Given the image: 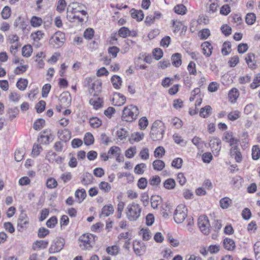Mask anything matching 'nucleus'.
<instances>
[{
	"label": "nucleus",
	"mask_w": 260,
	"mask_h": 260,
	"mask_svg": "<svg viewBox=\"0 0 260 260\" xmlns=\"http://www.w3.org/2000/svg\"><path fill=\"white\" fill-rule=\"evenodd\" d=\"M97 239L93 234H84L79 238V245L82 250H90L94 246Z\"/></svg>",
	"instance_id": "obj_1"
},
{
	"label": "nucleus",
	"mask_w": 260,
	"mask_h": 260,
	"mask_svg": "<svg viewBox=\"0 0 260 260\" xmlns=\"http://www.w3.org/2000/svg\"><path fill=\"white\" fill-rule=\"evenodd\" d=\"M165 131V126L164 123L160 120H156L152 124L150 137L153 141H159L163 138Z\"/></svg>",
	"instance_id": "obj_2"
},
{
	"label": "nucleus",
	"mask_w": 260,
	"mask_h": 260,
	"mask_svg": "<svg viewBox=\"0 0 260 260\" xmlns=\"http://www.w3.org/2000/svg\"><path fill=\"white\" fill-rule=\"evenodd\" d=\"M141 211L140 205L135 202L129 204L125 209L126 217L131 221L137 220L140 217Z\"/></svg>",
	"instance_id": "obj_3"
},
{
	"label": "nucleus",
	"mask_w": 260,
	"mask_h": 260,
	"mask_svg": "<svg viewBox=\"0 0 260 260\" xmlns=\"http://www.w3.org/2000/svg\"><path fill=\"white\" fill-rule=\"evenodd\" d=\"M139 111L137 107L131 105L125 107L122 111L121 118L123 121L133 122L138 117Z\"/></svg>",
	"instance_id": "obj_4"
},
{
	"label": "nucleus",
	"mask_w": 260,
	"mask_h": 260,
	"mask_svg": "<svg viewBox=\"0 0 260 260\" xmlns=\"http://www.w3.org/2000/svg\"><path fill=\"white\" fill-rule=\"evenodd\" d=\"M89 92L93 95H97L102 90V82L99 80H95L94 78L88 77L86 78Z\"/></svg>",
	"instance_id": "obj_5"
},
{
	"label": "nucleus",
	"mask_w": 260,
	"mask_h": 260,
	"mask_svg": "<svg viewBox=\"0 0 260 260\" xmlns=\"http://www.w3.org/2000/svg\"><path fill=\"white\" fill-rule=\"evenodd\" d=\"M187 209L183 204L178 205L174 212V219L177 223H182L186 218Z\"/></svg>",
	"instance_id": "obj_6"
},
{
	"label": "nucleus",
	"mask_w": 260,
	"mask_h": 260,
	"mask_svg": "<svg viewBox=\"0 0 260 260\" xmlns=\"http://www.w3.org/2000/svg\"><path fill=\"white\" fill-rule=\"evenodd\" d=\"M65 40L64 34L61 31H58L51 37L49 43L54 47L59 48L62 46Z\"/></svg>",
	"instance_id": "obj_7"
},
{
	"label": "nucleus",
	"mask_w": 260,
	"mask_h": 260,
	"mask_svg": "<svg viewBox=\"0 0 260 260\" xmlns=\"http://www.w3.org/2000/svg\"><path fill=\"white\" fill-rule=\"evenodd\" d=\"M198 224L200 230L205 235H207L210 231V223L207 216H201L198 219Z\"/></svg>",
	"instance_id": "obj_8"
},
{
	"label": "nucleus",
	"mask_w": 260,
	"mask_h": 260,
	"mask_svg": "<svg viewBox=\"0 0 260 260\" xmlns=\"http://www.w3.org/2000/svg\"><path fill=\"white\" fill-rule=\"evenodd\" d=\"M221 140L217 137L212 138L209 142V145L215 156H217L221 150Z\"/></svg>",
	"instance_id": "obj_9"
},
{
	"label": "nucleus",
	"mask_w": 260,
	"mask_h": 260,
	"mask_svg": "<svg viewBox=\"0 0 260 260\" xmlns=\"http://www.w3.org/2000/svg\"><path fill=\"white\" fill-rule=\"evenodd\" d=\"M133 249L136 255L140 256L145 252L146 246L142 241L136 240L133 242Z\"/></svg>",
	"instance_id": "obj_10"
},
{
	"label": "nucleus",
	"mask_w": 260,
	"mask_h": 260,
	"mask_svg": "<svg viewBox=\"0 0 260 260\" xmlns=\"http://www.w3.org/2000/svg\"><path fill=\"white\" fill-rule=\"evenodd\" d=\"M64 240L62 239H58L55 240L51 245L49 251L51 253L59 252L63 247Z\"/></svg>",
	"instance_id": "obj_11"
},
{
	"label": "nucleus",
	"mask_w": 260,
	"mask_h": 260,
	"mask_svg": "<svg viewBox=\"0 0 260 260\" xmlns=\"http://www.w3.org/2000/svg\"><path fill=\"white\" fill-rule=\"evenodd\" d=\"M223 140L229 143L231 146H237L238 140L233 136V134L231 132H226L224 134Z\"/></svg>",
	"instance_id": "obj_12"
},
{
	"label": "nucleus",
	"mask_w": 260,
	"mask_h": 260,
	"mask_svg": "<svg viewBox=\"0 0 260 260\" xmlns=\"http://www.w3.org/2000/svg\"><path fill=\"white\" fill-rule=\"evenodd\" d=\"M245 60L250 69L254 70L256 68V61L255 60V55L253 53H248L245 57Z\"/></svg>",
	"instance_id": "obj_13"
},
{
	"label": "nucleus",
	"mask_w": 260,
	"mask_h": 260,
	"mask_svg": "<svg viewBox=\"0 0 260 260\" xmlns=\"http://www.w3.org/2000/svg\"><path fill=\"white\" fill-rule=\"evenodd\" d=\"M67 14V17L70 22H82L83 21V19L80 17L78 13L75 12L72 9L71 10H68Z\"/></svg>",
	"instance_id": "obj_14"
},
{
	"label": "nucleus",
	"mask_w": 260,
	"mask_h": 260,
	"mask_svg": "<svg viewBox=\"0 0 260 260\" xmlns=\"http://www.w3.org/2000/svg\"><path fill=\"white\" fill-rule=\"evenodd\" d=\"M231 155L234 157L237 162H240L242 159V156L238 146H232L230 149Z\"/></svg>",
	"instance_id": "obj_15"
},
{
	"label": "nucleus",
	"mask_w": 260,
	"mask_h": 260,
	"mask_svg": "<svg viewBox=\"0 0 260 260\" xmlns=\"http://www.w3.org/2000/svg\"><path fill=\"white\" fill-rule=\"evenodd\" d=\"M202 52L207 57H210L212 52L213 47L212 45L209 42H204L201 44Z\"/></svg>",
	"instance_id": "obj_16"
},
{
	"label": "nucleus",
	"mask_w": 260,
	"mask_h": 260,
	"mask_svg": "<svg viewBox=\"0 0 260 260\" xmlns=\"http://www.w3.org/2000/svg\"><path fill=\"white\" fill-rule=\"evenodd\" d=\"M113 102L115 106H120L125 103L126 98L123 94L117 93L114 95Z\"/></svg>",
	"instance_id": "obj_17"
},
{
	"label": "nucleus",
	"mask_w": 260,
	"mask_h": 260,
	"mask_svg": "<svg viewBox=\"0 0 260 260\" xmlns=\"http://www.w3.org/2000/svg\"><path fill=\"white\" fill-rule=\"evenodd\" d=\"M240 95L238 89L236 88H232L229 92L228 98L229 101L234 104L236 102L237 100L239 98Z\"/></svg>",
	"instance_id": "obj_18"
},
{
	"label": "nucleus",
	"mask_w": 260,
	"mask_h": 260,
	"mask_svg": "<svg viewBox=\"0 0 260 260\" xmlns=\"http://www.w3.org/2000/svg\"><path fill=\"white\" fill-rule=\"evenodd\" d=\"M75 198L79 203H82L86 197V192L84 189H78L75 192Z\"/></svg>",
	"instance_id": "obj_19"
},
{
	"label": "nucleus",
	"mask_w": 260,
	"mask_h": 260,
	"mask_svg": "<svg viewBox=\"0 0 260 260\" xmlns=\"http://www.w3.org/2000/svg\"><path fill=\"white\" fill-rule=\"evenodd\" d=\"M208 11L210 13H215L219 7L218 0H210L207 4Z\"/></svg>",
	"instance_id": "obj_20"
},
{
	"label": "nucleus",
	"mask_w": 260,
	"mask_h": 260,
	"mask_svg": "<svg viewBox=\"0 0 260 260\" xmlns=\"http://www.w3.org/2000/svg\"><path fill=\"white\" fill-rule=\"evenodd\" d=\"M48 243V241L45 240L36 241L32 245V249L34 250L45 249L47 247Z\"/></svg>",
	"instance_id": "obj_21"
},
{
	"label": "nucleus",
	"mask_w": 260,
	"mask_h": 260,
	"mask_svg": "<svg viewBox=\"0 0 260 260\" xmlns=\"http://www.w3.org/2000/svg\"><path fill=\"white\" fill-rule=\"evenodd\" d=\"M29 223V219L25 213L20 214L18 220V225L21 228H24Z\"/></svg>",
	"instance_id": "obj_22"
},
{
	"label": "nucleus",
	"mask_w": 260,
	"mask_h": 260,
	"mask_svg": "<svg viewBox=\"0 0 260 260\" xmlns=\"http://www.w3.org/2000/svg\"><path fill=\"white\" fill-rule=\"evenodd\" d=\"M131 16L133 18L137 19L138 21H142L144 17V14L143 11L133 9L131 11Z\"/></svg>",
	"instance_id": "obj_23"
},
{
	"label": "nucleus",
	"mask_w": 260,
	"mask_h": 260,
	"mask_svg": "<svg viewBox=\"0 0 260 260\" xmlns=\"http://www.w3.org/2000/svg\"><path fill=\"white\" fill-rule=\"evenodd\" d=\"M108 153L110 158L115 156L120 157V155L121 154V150L119 147L114 146L110 148Z\"/></svg>",
	"instance_id": "obj_24"
},
{
	"label": "nucleus",
	"mask_w": 260,
	"mask_h": 260,
	"mask_svg": "<svg viewBox=\"0 0 260 260\" xmlns=\"http://www.w3.org/2000/svg\"><path fill=\"white\" fill-rule=\"evenodd\" d=\"M114 212V207L112 205L105 206L102 209L101 217H108Z\"/></svg>",
	"instance_id": "obj_25"
},
{
	"label": "nucleus",
	"mask_w": 260,
	"mask_h": 260,
	"mask_svg": "<svg viewBox=\"0 0 260 260\" xmlns=\"http://www.w3.org/2000/svg\"><path fill=\"white\" fill-rule=\"evenodd\" d=\"M116 135L118 140L123 141L128 137V132L124 128H121L117 130Z\"/></svg>",
	"instance_id": "obj_26"
},
{
	"label": "nucleus",
	"mask_w": 260,
	"mask_h": 260,
	"mask_svg": "<svg viewBox=\"0 0 260 260\" xmlns=\"http://www.w3.org/2000/svg\"><path fill=\"white\" fill-rule=\"evenodd\" d=\"M223 246L228 250H233L235 248V243L234 241L230 238H225L224 239Z\"/></svg>",
	"instance_id": "obj_27"
},
{
	"label": "nucleus",
	"mask_w": 260,
	"mask_h": 260,
	"mask_svg": "<svg viewBox=\"0 0 260 260\" xmlns=\"http://www.w3.org/2000/svg\"><path fill=\"white\" fill-rule=\"evenodd\" d=\"M59 100L61 104L68 106L71 102L70 94L68 92H63L60 94Z\"/></svg>",
	"instance_id": "obj_28"
},
{
	"label": "nucleus",
	"mask_w": 260,
	"mask_h": 260,
	"mask_svg": "<svg viewBox=\"0 0 260 260\" xmlns=\"http://www.w3.org/2000/svg\"><path fill=\"white\" fill-rule=\"evenodd\" d=\"M176 185V181L172 178H168L163 182V186L168 190H172Z\"/></svg>",
	"instance_id": "obj_29"
},
{
	"label": "nucleus",
	"mask_w": 260,
	"mask_h": 260,
	"mask_svg": "<svg viewBox=\"0 0 260 260\" xmlns=\"http://www.w3.org/2000/svg\"><path fill=\"white\" fill-rule=\"evenodd\" d=\"M112 85L115 89H120L122 84V79L118 75H114L111 79Z\"/></svg>",
	"instance_id": "obj_30"
},
{
	"label": "nucleus",
	"mask_w": 260,
	"mask_h": 260,
	"mask_svg": "<svg viewBox=\"0 0 260 260\" xmlns=\"http://www.w3.org/2000/svg\"><path fill=\"white\" fill-rule=\"evenodd\" d=\"M212 109L210 106L207 105L202 108L200 111V115L203 118L208 117L212 113Z\"/></svg>",
	"instance_id": "obj_31"
},
{
	"label": "nucleus",
	"mask_w": 260,
	"mask_h": 260,
	"mask_svg": "<svg viewBox=\"0 0 260 260\" xmlns=\"http://www.w3.org/2000/svg\"><path fill=\"white\" fill-rule=\"evenodd\" d=\"M150 203L151 207L153 209H156L161 203V198L157 195L152 196L150 199Z\"/></svg>",
	"instance_id": "obj_32"
},
{
	"label": "nucleus",
	"mask_w": 260,
	"mask_h": 260,
	"mask_svg": "<svg viewBox=\"0 0 260 260\" xmlns=\"http://www.w3.org/2000/svg\"><path fill=\"white\" fill-rule=\"evenodd\" d=\"M171 60L173 66L175 67H179L182 63L181 55L178 53L173 54L172 56Z\"/></svg>",
	"instance_id": "obj_33"
},
{
	"label": "nucleus",
	"mask_w": 260,
	"mask_h": 260,
	"mask_svg": "<svg viewBox=\"0 0 260 260\" xmlns=\"http://www.w3.org/2000/svg\"><path fill=\"white\" fill-rule=\"evenodd\" d=\"M172 24L173 27V31L174 32H178L181 29L183 30L185 26L183 23L178 20H172Z\"/></svg>",
	"instance_id": "obj_34"
},
{
	"label": "nucleus",
	"mask_w": 260,
	"mask_h": 260,
	"mask_svg": "<svg viewBox=\"0 0 260 260\" xmlns=\"http://www.w3.org/2000/svg\"><path fill=\"white\" fill-rule=\"evenodd\" d=\"M82 6V5L79 3H73L72 5V9L77 13H81L82 15L86 16L87 15V13L86 11L81 9Z\"/></svg>",
	"instance_id": "obj_35"
},
{
	"label": "nucleus",
	"mask_w": 260,
	"mask_h": 260,
	"mask_svg": "<svg viewBox=\"0 0 260 260\" xmlns=\"http://www.w3.org/2000/svg\"><path fill=\"white\" fill-rule=\"evenodd\" d=\"M58 136L59 139L62 141H67L70 138V134L67 129L59 131Z\"/></svg>",
	"instance_id": "obj_36"
},
{
	"label": "nucleus",
	"mask_w": 260,
	"mask_h": 260,
	"mask_svg": "<svg viewBox=\"0 0 260 260\" xmlns=\"http://www.w3.org/2000/svg\"><path fill=\"white\" fill-rule=\"evenodd\" d=\"M220 206L222 209H225L229 208L232 204V200L228 197H224L222 198L220 201Z\"/></svg>",
	"instance_id": "obj_37"
},
{
	"label": "nucleus",
	"mask_w": 260,
	"mask_h": 260,
	"mask_svg": "<svg viewBox=\"0 0 260 260\" xmlns=\"http://www.w3.org/2000/svg\"><path fill=\"white\" fill-rule=\"evenodd\" d=\"M43 20L41 18L34 16L30 19L31 25L34 27H38L42 25Z\"/></svg>",
	"instance_id": "obj_38"
},
{
	"label": "nucleus",
	"mask_w": 260,
	"mask_h": 260,
	"mask_svg": "<svg viewBox=\"0 0 260 260\" xmlns=\"http://www.w3.org/2000/svg\"><path fill=\"white\" fill-rule=\"evenodd\" d=\"M28 84V81L26 79L20 78L16 83L17 87L21 91H24Z\"/></svg>",
	"instance_id": "obj_39"
},
{
	"label": "nucleus",
	"mask_w": 260,
	"mask_h": 260,
	"mask_svg": "<svg viewBox=\"0 0 260 260\" xmlns=\"http://www.w3.org/2000/svg\"><path fill=\"white\" fill-rule=\"evenodd\" d=\"M153 169L157 171H161L165 167V162L159 159H156L152 164Z\"/></svg>",
	"instance_id": "obj_40"
},
{
	"label": "nucleus",
	"mask_w": 260,
	"mask_h": 260,
	"mask_svg": "<svg viewBox=\"0 0 260 260\" xmlns=\"http://www.w3.org/2000/svg\"><path fill=\"white\" fill-rule=\"evenodd\" d=\"M106 252L111 255H116L119 252V247L117 245L108 246L106 248Z\"/></svg>",
	"instance_id": "obj_41"
},
{
	"label": "nucleus",
	"mask_w": 260,
	"mask_h": 260,
	"mask_svg": "<svg viewBox=\"0 0 260 260\" xmlns=\"http://www.w3.org/2000/svg\"><path fill=\"white\" fill-rule=\"evenodd\" d=\"M240 112L236 110L230 112L228 115V118L229 120L235 121L240 118Z\"/></svg>",
	"instance_id": "obj_42"
},
{
	"label": "nucleus",
	"mask_w": 260,
	"mask_h": 260,
	"mask_svg": "<svg viewBox=\"0 0 260 260\" xmlns=\"http://www.w3.org/2000/svg\"><path fill=\"white\" fill-rule=\"evenodd\" d=\"M84 143L86 146H89L93 144L94 138L90 133H86L84 137Z\"/></svg>",
	"instance_id": "obj_43"
},
{
	"label": "nucleus",
	"mask_w": 260,
	"mask_h": 260,
	"mask_svg": "<svg viewBox=\"0 0 260 260\" xmlns=\"http://www.w3.org/2000/svg\"><path fill=\"white\" fill-rule=\"evenodd\" d=\"M102 102L100 98L91 99L89 100V104L95 109H98L102 107Z\"/></svg>",
	"instance_id": "obj_44"
},
{
	"label": "nucleus",
	"mask_w": 260,
	"mask_h": 260,
	"mask_svg": "<svg viewBox=\"0 0 260 260\" xmlns=\"http://www.w3.org/2000/svg\"><path fill=\"white\" fill-rule=\"evenodd\" d=\"M32 52V48L30 45H25L22 49V55L24 57H29Z\"/></svg>",
	"instance_id": "obj_45"
},
{
	"label": "nucleus",
	"mask_w": 260,
	"mask_h": 260,
	"mask_svg": "<svg viewBox=\"0 0 260 260\" xmlns=\"http://www.w3.org/2000/svg\"><path fill=\"white\" fill-rule=\"evenodd\" d=\"M44 36V34L41 30H38L36 32H32L30 35V38L35 42H38L42 39Z\"/></svg>",
	"instance_id": "obj_46"
},
{
	"label": "nucleus",
	"mask_w": 260,
	"mask_h": 260,
	"mask_svg": "<svg viewBox=\"0 0 260 260\" xmlns=\"http://www.w3.org/2000/svg\"><path fill=\"white\" fill-rule=\"evenodd\" d=\"M99 188L104 192H109L111 189V185L105 181H102L99 185Z\"/></svg>",
	"instance_id": "obj_47"
},
{
	"label": "nucleus",
	"mask_w": 260,
	"mask_h": 260,
	"mask_svg": "<svg viewBox=\"0 0 260 260\" xmlns=\"http://www.w3.org/2000/svg\"><path fill=\"white\" fill-rule=\"evenodd\" d=\"M260 86V73L256 74L250 84V87L252 89H255Z\"/></svg>",
	"instance_id": "obj_48"
},
{
	"label": "nucleus",
	"mask_w": 260,
	"mask_h": 260,
	"mask_svg": "<svg viewBox=\"0 0 260 260\" xmlns=\"http://www.w3.org/2000/svg\"><path fill=\"white\" fill-rule=\"evenodd\" d=\"M260 157V149L257 145H254L252 148V158L257 160Z\"/></svg>",
	"instance_id": "obj_49"
},
{
	"label": "nucleus",
	"mask_w": 260,
	"mask_h": 260,
	"mask_svg": "<svg viewBox=\"0 0 260 260\" xmlns=\"http://www.w3.org/2000/svg\"><path fill=\"white\" fill-rule=\"evenodd\" d=\"M46 186L48 188L53 189L57 187V182L53 178H49L46 181Z\"/></svg>",
	"instance_id": "obj_50"
},
{
	"label": "nucleus",
	"mask_w": 260,
	"mask_h": 260,
	"mask_svg": "<svg viewBox=\"0 0 260 260\" xmlns=\"http://www.w3.org/2000/svg\"><path fill=\"white\" fill-rule=\"evenodd\" d=\"M89 123L91 126L93 128H98L102 125V121L98 117L90 118Z\"/></svg>",
	"instance_id": "obj_51"
},
{
	"label": "nucleus",
	"mask_w": 260,
	"mask_h": 260,
	"mask_svg": "<svg viewBox=\"0 0 260 260\" xmlns=\"http://www.w3.org/2000/svg\"><path fill=\"white\" fill-rule=\"evenodd\" d=\"M174 11L178 14L184 15L186 13V8L182 4H179L176 6L174 8Z\"/></svg>",
	"instance_id": "obj_52"
},
{
	"label": "nucleus",
	"mask_w": 260,
	"mask_h": 260,
	"mask_svg": "<svg viewBox=\"0 0 260 260\" xmlns=\"http://www.w3.org/2000/svg\"><path fill=\"white\" fill-rule=\"evenodd\" d=\"M165 153V150L163 147H157L154 151V156L156 158H161Z\"/></svg>",
	"instance_id": "obj_53"
},
{
	"label": "nucleus",
	"mask_w": 260,
	"mask_h": 260,
	"mask_svg": "<svg viewBox=\"0 0 260 260\" xmlns=\"http://www.w3.org/2000/svg\"><path fill=\"white\" fill-rule=\"evenodd\" d=\"M11 13L10 8L8 6H5L1 12V15L4 19H7L10 17Z\"/></svg>",
	"instance_id": "obj_54"
},
{
	"label": "nucleus",
	"mask_w": 260,
	"mask_h": 260,
	"mask_svg": "<svg viewBox=\"0 0 260 260\" xmlns=\"http://www.w3.org/2000/svg\"><path fill=\"white\" fill-rule=\"evenodd\" d=\"M146 168V165L145 164L141 163L136 166L134 172L137 174L141 175L144 173V169Z\"/></svg>",
	"instance_id": "obj_55"
},
{
	"label": "nucleus",
	"mask_w": 260,
	"mask_h": 260,
	"mask_svg": "<svg viewBox=\"0 0 260 260\" xmlns=\"http://www.w3.org/2000/svg\"><path fill=\"white\" fill-rule=\"evenodd\" d=\"M256 20V16L254 13H248L246 15L245 18L246 22L248 25L253 24Z\"/></svg>",
	"instance_id": "obj_56"
},
{
	"label": "nucleus",
	"mask_w": 260,
	"mask_h": 260,
	"mask_svg": "<svg viewBox=\"0 0 260 260\" xmlns=\"http://www.w3.org/2000/svg\"><path fill=\"white\" fill-rule=\"evenodd\" d=\"M131 34L130 30L128 28L126 27H121L118 31V35L122 38H126L128 36H129Z\"/></svg>",
	"instance_id": "obj_57"
},
{
	"label": "nucleus",
	"mask_w": 260,
	"mask_h": 260,
	"mask_svg": "<svg viewBox=\"0 0 260 260\" xmlns=\"http://www.w3.org/2000/svg\"><path fill=\"white\" fill-rule=\"evenodd\" d=\"M45 120L42 118L36 120L34 124V128L37 131L40 130L43 128L45 124Z\"/></svg>",
	"instance_id": "obj_58"
},
{
	"label": "nucleus",
	"mask_w": 260,
	"mask_h": 260,
	"mask_svg": "<svg viewBox=\"0 0 260 260\" xmlns=\"http://www.w3.org/2000/svg\"><path fill=\"white\" fill-rule=\"evenodd\" d=\"M182 159L180 157H177L173 160L171 165L173 167L179 169L182 167Z\"/></svg>",
	"instance_id": "obj_59"
},
{
	"label": "nucleus",
	"mask_w": 260,
	"mask_h": 260,
	"mask_svg": "<svg viewBox=\"0 0 260 260\" xmlns=\"http://www.w3.org/2000/svg\"><path fill=\"white\" fill-rule=\"evenodd\" d=\"M140 235L142 236L144 240L147 241L151 237L150 232L148 229H142L140 232Z\"/></svg>",
	"instance_id": "obj_60"
},
{
	"label": "nucleus",
	"mask_w": 260,
	"mask_h": 260,
	"mask_svg": "<svg viewBox=\"0 0 260 260\" xmlns=\"http://www.w3.org/2000/svg\"><path fill=\"white\" fill-rule=\"evenodd\" d=\"M136 152V147H131L126 150L125 155L126 157L131 158L134 156Z\"/></svg>",
	"instance_id": "obj_61"
},
{
	"label": "nucleus",
	"mask_w": 260,
	"mask_h": 260,
	"mask_svg": "<svg viewBox=\"0 0 260 260\" xmlns=\"http://www.w3.org/2000/svg\"><path fill=\"white\" fill-rule=\"evenodd\" d=\"M28 68V66L27 64L22 65L19 67H17L14 70V73L16 75H19L22 74L26 71L27 69Z\"/></svg>",
	"instance_id": "obj_62"
},
{
	"label": "nucleus",
	"mask_w": 260,
	"mask_h": 260,
	"mask_svg": "<svg viewBox=\"0 0 260 260\" xmlns=\"http://www.w3.org/2000/svg\"><path fill=\"white\" fill-rule=\"evenodd\" d=\"M172 125L176 128H180L182 126V121L178 117H174L171 119Z\"/></svg>",
	"instance_id": "obj_63"
},
{
	"label": "nucleus",
	"mask_w": 260,
	"mask_h": 260,
	"mask_svg": "<svg viewBox=\"0 0 260 260\" xmlns=\"http://www.w3.org/2000/svg\"><path fill=\"white\" fill-rule=\"evenodd\" d=\"M254 251L256 260H260V241L256 242L254 245Z\"/></svg>",
	"instance_id": "obj_64"
}]
</instances>
